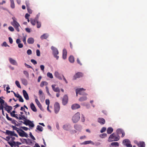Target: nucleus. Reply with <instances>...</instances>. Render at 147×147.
Segmentation results:
<instances>
[{
  "mask_svg": "<svg viewBox=\"0 0 147 147\" xmlns=\"http://www.w3.org/2000/svg\"><path fill=\"white\" fill-rule=\"evenodd\" d=\"M13 21L11 22V24L14 27L16 30L18 32L20 31L19 27H20L19 23L17 21V19L15 17L12 18Z\"/></svg>",
  "mask_w": 147,
  "mask_h": 147,
  "instance_id": "obj_1",
  "label": "nucleus"
},
{
  "mask_svg": "<svg viewBox=\"0 0 147 147\" xmlns=\"http://www.w3.org/2000/svg\"><path fill=\"white\" fill-rule=\"evenodd\" d=\"M119 138L120 137L118 134L113 133L110 136L108 141L110 142L117 141L119 140Z\"/></svg>",
  "mask_w": 147,
  "mask_h": 147,
  "instance_id": "obj_2",
  "label": "nucleus"
},
{
  "mask_svg": "<svg viewBox=\"0 0 147 147\" xmlns=\"http://www.w3.org/2000/svg\"><path fill=\"white\" fill-rule=\"evenodd\" d=\"M80 113L77 112L72 117V120L74 123H76L79 121L80 119Z\"/></svg>",
  "mask_w": 147,
  "mask_h": 147,
  "instance_id": "obj_3",
  "label": "nucleus"
},
{
  "mask_svg": "<svg viewBox=\"0 0 147 147\" xmlns=\"http://www.w3.org/2000/svg\"><path fill=\"white\" fill-rule=\"evenodd\" d=\"M51 49L53 51V54L54 57L56 58L57 60L58 59L59 57L57 55L59 54V51L58 49L53 46L51 47Z\"/></svg>",
  "mask_w": 147,
  "mask_h": 147,
  "instance_id": "obj_4",
  "label": "nucleus"
},
{
  "mask_svg": "<svg viewBox=\"0 0 147 147\" xmlns=\"http://www.w3.org/2000/svg\"><path fill=\"white\" fill-rule=\"evenodd\" d=\"M123 144L124 145L127 147H132V145L131 144L130 141L128 139H125L123 141Z\"/></svg>",
  "mask_w": 147,
  "mask_h": 147,
  "instance_id": "obj_5",
  "label": "nucleus"
},
{
  "mask_svg": "<svg viewBox=\"0 0 147 147\" xmlns=\"http://www.w3.org/2000/svg\"><path fill=\"white\" fill-rule=\"evenodd\" d=\"M23 123L26 125H28L30 127H33L34 126L33 122L31 121L29 119L24 120V122Z\"/></svg>",
  "mask_w": 147,
  "mask_h": 147,
  "instance_id": "obj_6",
  "label": "nucleus"
},
{
  "mask_svg": "<svg viewBox=\"0 0 147 147\" xmlns=\"http://www.w3.org/2000/svg\"><path fill=\"white\" fill-rule=\"evenodd\" d=\"M86 90L84 89L83 88H78L76 90V96H78V94L80 95H87V94L86 93H84V94H83L82 92V91H85Z\"/></svg>",
  "mask_w": 147,
  "mask_h": 147,
  "instance_id": "obj_7",
  "label": "nucleus"
},
{
  "mask_svg": "<svg viewBox=\"0 0 147 147\" xmlns=\"http://www.w3.org/2000/svg\"><path fill=\"white\" fill-rule=\"evenodd\" d=\"M60 109L59 104L58 102H56L54 105V111L56 114H57Z\"/></svg>",
  "mask_w": 147,
  "mask_h": 147,
  "instance_id": "obj_8",
  "label": "nucleus"
},
{
  "mask_svg": "<svg viewBox=\"0 0 147 147\" xmlns=\"http://www.w3.org/2000/svg\"><path fill=\"white\" fill-rule=\"evenodd\" d=\"M18 133L21 137H25L26 138H27L28 137V135L27 133L22 129H20V131H19Z\"/></svg>",
  "mask_w": 147,
  "mask_h": 147,
  "instance_id": "obj_9",
  "label": "nucleus"
},
{
  "mask_svg": "<svg viewBox=\"0 0 147 147\" xmlns=\"http://www.w3.org/2000/svg\"><path fill=\"white\" fill-rule=\"evenodd\" d=\"M134 143L136 144L139 147H145V144L144 142L141 141L138 142L137 140L134 141Z\"/></svg>",
  "mask_w": 147,
  "mask_h": 147,
  "instance_id": "obj_10",
  "label": "nucleus"
},
{
  "mask_svg": "<svg viewBox=\"0 0 147 147\" xmlns=\"http://www.w3.org/2000/svg\"><path fill=\"white\" fill-rule=\"evenodd\" d=\"M68 98L67 96V95H64L62 100V103L63 105H66L68 102Z\"/></svg>",
  "mask_w": 147,
  "mask_h": 147,
  "instance_id": "obj_11",
  "label": "nucleus"
},
{
  "mask_svg": "<svg viewBox=\"0 0 147 147\" xmlns=\"http://www.w3.org/2000/svg\"><path fill=\"white\" fill-rule=\"evenodd\" d=\"M6 133L7 135L11 136H14L17 138L18 137V135L16 134L15 133L14 131H11L8 130H7L6 131Z\"/></svg>",
  "mask_w": 147,
  "mask_h": 147,
  "instance_id": "obj_12",
  "label": "nucleus"
},
{
  "mask_svg": "<svg viewBox=\"0 0 147 147\" xmlns=\"http://www.w3.org/2000/svg\"><path fill=\"white\" fill-rule=\"evenodd\" d=\"M83 74L81 72H78L76 73L73 77V80H76L77 78L82 77L83 76Z\"/></svg>",
  "mask_w": 147,
  "mask_h": 147,
  "instance_id": "obj_13",
  "label": "nucleus"
},
{
  "mask_svg": "<svg viewBox=\"0 0 147 147\" xmlns=\"http://www.w3.org/2000/svg\"><path fill=\"white\" fill-rule=\"evenodd\" d=\"M4 108L5 110L7 111L8 113L10 112V110L12 109V107L7 105L6 102L5 103V105L4 106Z\"/></svg>",
  "mask_w": 147,
  "mask_h": 147,
  "instance_id": "obj_14",
  "label": "nucleus"
},
{
  "mask_svg": "<svg viewBox=\"0 0 147 147\" xmlns=\"http://www.w3.org/2000/svg\"><path fill=\"white\" fill-rule=\"evenodd\" d=\"M56 86V84H53L51 86L54 92H60V89L59 87L55 88V87Z\"/></svg>",
  "mask_w": 147,
  "mask_h": 147,
  "instance_id": "obj_15",
  "label": "nucleus"
},
{
  "mask_svg": "<svg viewBox=\"0 0 147 147\" xmlns=\"http://www.w3.org/2000/svg\"><path fill=\"white\" fill-rule=\"evenodd\" d=\"M9 60L10 63L11 64L15 65H18V63L15 60L13 59L12 58H9Z\"/></svg>",
  "mask_w": 147,
  "mask_h": 147,
  "instance_id": "obj_16",
  "label": "nucleus"
},
{
  "mask_svg": "<svg viewBox=\"0 0 147 147\" xmlns=\"http://www.w3.org/2000/svg\"><path fill=\"white\" fill-rule=\"evenodd\" d=\"M98 121L101 125L104 124L105 123V120L104 118L101 117L98 118Z\"/></svg>",
  "mask_w": 147,
  "mask_h": 147,
  "instance_id": "obj_17",
  "label": "nucleus"
},
{
  "mask_svg": "<svg viewBox=\"0 0 147 147\" xmlns=\"http://www.w3.org/2000/svg\"><path fill=\"white\" fill-rule=\"evenodd\" d=\"M23 93L24 96L25 98L27 100H28L29 99L28 94L26 91L25 90H23Z\"/></svg>",
  "mask_w": 147,
  "mask_h": 147,
  "instance_id": "obj_18",
  "label": "nucleus"
},
{
  "mask_svg": "<svg viewBox=\"0 0 147 147\" xmlns=\"http://www.w3.org/2000/svg\"><path fill=\"white\" fill-rule=\"evenodd\" d=\"M80 106L78 104H75L71 106V109L73 110L76 109L80 108Z\"/></svg>",
  "mask_w": 147,
  "mask_h": 147,
  "instance_id": "obj_19",
  "label": "nucleus"
},
{
  "mask_svg": "<svg viewBox=\"0 0 147 147\" xmlns=\"http://www.w3.org/2000/svg\"><path fill=\"white\" fill-rule=\"evenodd\" d=\"M30 107L31 109L34 112H36L37 111V109L34 105V104L32 102L30 104Z\"/></svg>",
  "mask_w": 147,
  "mask_h": 147,
  "instance_id": "obj_20",
  "label": "nucleus"
},
{
  "mask_svg": "<svg viewBox=\"0 0 147 147\" xmlns=\"http://www.w3.org/2000/svg\"><path fill=\"white\" fill-rule=\"evenodd\" d=\"M67 55V51L65 49H64L63 51V58L64 59H65L66 58Z\"/></svg>",
  "mask_w": 147,
  "mask_h": 147,
  "instance_id": "obj_21",
  "label": "nucleus"
},
{
  "mask_svg": "<svg viewBox=\"0 0 147 147\" xmlns=\"http://www.w3.org/2000/svg\"><path fill=\"white\" fill-rule=\"evenodd\" d=\"M34 42V39L32 37L29 38L27 40V42L29 44H32Z\"/></svg>",
  "mask_w": 147,
  "mask_h": 147,
  "instance_id": "obj_22",
  "label": "nucleus"
},
{
  "mask_svg": "<svg viewBox=\"0 0 147 147\" xmlns=\"http://www.w3.org/2000/svg\"><path fill=\"white\" fill-rule=\"evenodd\" d=\"M49 35L47 34H44L43 35L41 36L40 38L42 40L47 39L49 37Z\"/></svg>",
  "mask_w": 147,
  "mask_h": 147,
  "instance_id": "obj_23",
  "label": "nucleus"
},
{
  "mask_svg": "<svg viewBox=\"0 0 147 147\" xmlns=\"http://www.w3.org/2000/svg\"><path fill=\"white\" fill-rule=\"evenodd\" d=\"M70 127V125L68 124H66L64 125L63 126V129L66 130H68L69 129Z\"/></svg>",
  "mask_w": 147,
  "mask_h": 147,
  "instance_id": "obj_24",
  "label": "nucleus"
},
{
  "mask_svg": "<svg viewBox=\"0 0 147 147\" xmlns=\"http://www.w3.org/2000/svg\"><path fill=\"white\" fill-rule=\"evenodd\" d=\"M74 127L77 130L80 131L82 127L80 125L76 124L74 125Z\"/></svg>",
  "mask_w": 147,
  "mask_h": 147,
  "instance_id": "obj_25",
  "label": "nucleus"
},
{
  "mask_svg": "<svg viewBox=\"0 0 147 147\" xmlns=\"http://www.w3.org/2000/svg\"><path fill=\"white\" fill-rule=\"evenodd\" d=\"M55 76L60 80H62V78L59 73L57 71H55Z\"/></svg>",
  "mask_w": 147,
  "mask_h": 147,
  "instance_id": "obj_26",
  "label": "nucleus"
},
{
  "mask_svg": "<svg viewBox=\"0 0 147 147\" xmlns=\"http://www.w3.org/2000/svg\"><path fill=\"white\" fill-rule=\"evenodd\" d=\"M21 80L23 85L25 86H26L27 85L28 82L27 80L25 79L24 78H21Z\"/></svg>",
  "mask_w": 147,
  "mask_h": 147,
  "instance_id": "obj_27",
  "label": "nucleus"
},
{
  "mask_svg": "<svg viewBox=\"0 0 147 147\" xmlns=\"http://www.w3.org/2000/svg\"><path fill=\"white\" fill-rule=\"evenodd\" d=\"M5 103L4 100L1 98V110L3 109V106L5 105Z\"/></svg>",
  "mask_w": 147,
  "mask_h": 147,
  "instance_id": "obj_28",
  "label": "nucleus"
},
{
  "mask_svg": "<svg viewBox=\"0 0 147 147\" xmlns=\"http://www.w3.org/2000/svg\"><path fill=\"white\" fill-rule=\"evenodd\" d=\"M87 99V98L86 96H83L80 97L79 100L81 102L83 101L86 100Z\"/></svg>",
  "mask_w": 147,
  "mask_h": 147,
  "instance_id": "obj_29",
  "label": "nucleus"
},
{
  "mask_svg": "<svg viewBox=\"0 0 147 147\" xmlns=\"http://www.w3.org/2000/svg\"><path fill=\"white\" fill-rule=\"evenodd\" d=\"M119 146V143L118 142H112L111 144V146H114L115 147H118Z\"/></svg>",
  "mask_w": 147,
  "mask_h": 147,
  "instance_id": "obj_30",
  "label": "nucleus"
},
{
  "mask_svg": "<svg viewBox=\"0 0 147 147\" xmlns=\"http://www.w3.org/2000/svg\"><path fill=\"white\" fill-rule=\"evenodd\" d=\"M113 131V129L111 127H109L107 128V132L108 134H111Z\"/></svg>",
  "mask_w": 147,
  "mask_h": 147,
  "instance_id": "obj_31",
  "label": "nucleus"
},
{
  "mask_svg": "<svg viewBox=\"0 0 147 147\" xmlns=\"http://www.w3.org/2000/svg\"><path fill=\"white\" fill-rule=\"evenodd\" d=\"M69 60L71 63H73L74 61V57L72 56H70L69 58Z\"/></svg>",
  "mask_w": 147,
  "mask_h": 147,
  "instance_id": "obj_32",
  "label": "nucleus"
},
{
  "mask_svg": "<svg viewBox=\"0 0 147 147\" xmlns=\"http://www.w3.org/2000/svg\"><path fill=\"white\" fill-rule=\"evenodd\" d=\"M94 144V143L92 142L91 141V140L85 141L84 142L82 143V144Z\"/></svg>",
  "mask_w": 147,
  "mask_h": 147,
  "instance_id": "obj_33",
  "label": "nucleus"
},
{
  "mask_svg": "<svg viewBox=\"0 0 147 147\" xmlns=\"http://www.w3.org/2000/svg\"><path fill=\"white\" fill-rule=\"evenodd\" d=\"M18 115L17 114H11V116L12 117H15L17 119L20 120L22 119V118L20 117H18L17 116Z\"/></svg>",
  "mask_w": 147,
  "mask_h": 147,
  "instance_id": "obj_34",
  "label": "nucleus"
},
{
  "mask_svg": "<svg viewBox=\"0 0 147 147\" xmlns=\"http://www.w3.org/2000/svg\"><path fill=\"white\" fill-rule=\"evenodd\" d=\"M30 21L31 23L33 26H34L36 24V20L35 19H30Z\"/></svg>",
  "mask_w": 147,
  "mask_h": 147,
  "instance_id": "obj_35",
  "label": "nucleus"
},
{
  "mask_svg": "<svg viewBox=\"0 0 147 147\" xmlns=\"http://www.w3.org/2000/svg\"><path fill=\"white\" fill-rule=\"evenodd\" d=\"M11 127L12 128L13 130H16L17 133L18 132V131H20V129L15 126H12Z\"/></svg>",
  "mask_w": 147,
  "mask_h": 147,
  "instance_id": "obj_36",
  "label": "nucleus"
},
{
  "mask_svg": "<svg viewBox=\"0 0 147 147\" xmlns=\"http://www.w3.org/2000/svg\"><path fill=\"white\" fill-rule=\"evenodd\" d=\"M11 2V7L12 8H14L15 7V4L13 0H10Z\"/></svg>",
  "mask_w": 147,
  "mask_h": 147,
  "instance_id": "obj_37",
  "label": "nucleus"
},
{
  "mask_svg": "<svg viewBox=\"0 0 147 147\" xmlns=\"http://www.w3.org/2000/svg\"><path fill=\"white\" fill-rule=\"evenodd\" d=\"M8 143L11 147H13L14 146H15L16 142L15 141H13L12 142H8Z\"/></svg>",
  "mask_w": 147,
  "mask_h": 147,
  "instance_id": "obj_38",
  "label": "nucleus"
},
{
  "mask_svg": "<svg viewBox=\"0 0 147 147\" xmlns=\"http://www.w3.org/2000/svg\"><path fill=\"white\" fill-rule=\"evenodd\" d=\"M37 129L39 130V131H42L43 130V127L39 125H38L37 126V127L36 128Z\"/></svg>",
  "mask_w": 147,
  "mask_h": 147,
  "instance_id": "obj_39",
  "label": "nucleus"
},
{
  "mask_svg": "<svg viewBox=\"0 0 147 147\" xmlns=\"http://www.w3.org/2000/svg\"><path fill=\"white\" fill-rule=\"evenodd\" d=\"M124 131H123L122 129H118L117 130V133L118 135V134H120L122 133V132H123Z\"/></svg>",
  "mask_w": 147,
  "mask_h": 147,
  "instance_id": "obj_40",
  "label": "nucleus"
},
{
  "mask_svg": "<svg viewBox=\"0 0 147 147\" xmlns=\"http://www.w3.org/2000/svg\"><path fill=\"white\" fill-rule=\"evenodd\" d=\"M15 84L19 88H21V86L20 85L19 82L17 80L15 81Z\"/></svg>",
  "mask_w": 147,
  "mask_h": 147,
  "instance_id": "obj_41",
  "label": "nucleus"
},
{
  "mask_svg": "<svg viewBox=\"0 0 147 147\" xmlns=\"http://www.w3.org/2000/svg\"><path fill=\"white\" fill-rule=\"evenodd\" d=\"M48 84L46 82H42L40 84V86L42 87L44 85H47Z\"/></svg>",
  "mask_w": 147,
  "mask_h": 147,
  "instance_id": "obj_42",
  "label": "nucleus"
},
{
  "mask_svg": "<svg viewBox=\"0 0 147 147\" xmlns=\"http://www.w3.org/2000/svg\"><path fill=\"white\" fill-rule=\"evenodd\" d=\"M19 115L20 116L19 117H20L22 119L21 120H28L26 119V117L24 115Z\"/></svg>",
  "mask_w": 147,
  "mask_h": 147,
  "instance_id": "obj_43",
  "label": "nucleus"
},
{
  "mask_svg": "<svg viewBox=\"0 0 147 147\" xmlns=\"http://www.w3.org/2000/svg\"><path fill=\"white\" fill-rule=\"evenodd\" d=\"M36 25L37 27L38 28H40L41 26V23L40 22H39L38 20H36Z\"/></svg>",
  "mask_w": 147,
  "mask_h": 147,
  "instance_id": "obj_44",
  "label": "nucleus"
},
{
  "mask_svg": "<svg viewBox=\"0 0 147 147\" xmlns=\"http://www.w3.org/2000/svg\"><path fill=\"white\" fill-rule=\"evenodd\" d=\"M23 73L26 76L27 78H29V74L27 71L25 70L24 71H23Z\"/></svg>",
  "mask_w": 147,
  "mask_h": 147,
  "instance_id": "obj_45",
  "label": "nucleus"
},
{
  "mask_svg": "<svg viewBox=\"0 0 147 147\" xmlns=\"http://www.w3.org/2000/svg\"><path fill=\"white\" fill-rule=\"evenodd\" d=\"M9 121H11V122L12 123L15 124L16 126H18V124H17L16 123V122H17V121L15 120H14V119H12V120H9Z\"/></svg>",
  "mask_w": 147,
  "mask_h": 147,
  "instance_id": "obj_46",
  "label": "nucleus"
},
{
  "mask_svg": "<svg viewBox=\"0 0 147 147\" xmlns=\"http://www.w3.org/2000/svg\"><path fill=\"white\" fill-rule=\"evenodd\" d=\"M47 75L48 77L50 78H53V76L52 74L49 72H48L47 73Z\"/></svg>",
  "mask_w": 147,
  "mask_h": 147,
  "instance_id": "obj_47",
  "label": "nucleus"
},
{
  "mask_svg": "<svg viewBox=\"0 0 147 147\" xmlns=\"http://www.w3.org/2000/svg\"><path fill=\"white\" fill-rule=\"evenodd\" d=\"M18 98H19V100L20 102H24V100L21 96L20 95Z\"/></svg>",
  "mask_w": 147,
  "mask_h": 147,
  "instance_id": "obj_48",
  "label": "nucleus"
},
{
  "mask_svg": "<svg viewBox=\"0 0 147 147\" xmlns=\"http://www.w3.org/2000/svg\"><path fill=\"white\" fill-rule=\"evenodd\" d=\"M46 91L47 92V94L49 96H51V95L49 93V88L47 86H46Z\"/></svg>",
  "mask_w": 147,
  "mask_h": 147,
  "instance_id": "obj_49",
  "label": "nucleus"
},
{
  "mask_svg": "<svg viewBox=\"0 0 147 147\" xmlns=\"http://www.w3.org/2000/svg\"><path fill=\"white\" fill-rule=\"evenodd\" d=\"M26 36H24L22 40L25 45L26 44Z\"/></svg>",
  "mask_w": 147,
  "mask_h": 147,
  "instance_id": "obj_50",
  "label": "nucleus"
},
{
  "mask_svg": "<svg viewBox=\"0 0 147 147\" xmlns=\"http://www.w3.org/2000/svg\"><path fill=\"white\" fill-rule=\"evenodd\" d=\"M107 136V134H106L104 133L102 134H101L100 136V137L102 138H104L106 137Z\"/></svg>",
  "mask_w": 147,
  "mask_h": 147,
  "instance_id": "obj_51",
  "label": "nucleus"
},
{
  "mask_svg": "<svg viewBox=\"0 0 147 147\" xmlns=\"http://www.w3.org/2000/svg\"><path fill=\"white\" fill-rule=\"evenodd\" d=\"M28 12L30 14L32 13V11L30 8V7L27 8Z\"/></svg>",
  "mask_w": 147,
  "mask_h": 147,
  "instance_id": "obj_52",
  "label": "nucleus"
},
{
  "mask_svg": "<svg viewBox=\"0 0 147 147\" xmlns=\"http://www.w3.org/2000/svg\"><path fill=\"white\" fill-rule=\"evenodd\" d=\"M106 129V128L105 127H103L100 130V132L101 133H102L105 132Z\"/></svg>",
  "mask_w": 147,
  "mask_h": 147,
  "instance_id": "obj_53",
  "label": "nucleus"
},
{
  "mask_svg": "<svg viewBox=\"0 0 147 147\" xmlns=\"http://www.w3.org/2000/svg\"><path fill=\"white\" fill-rule=\"evenodd\" d=\"M2 46H4L5 47H6L7 46H8V47H9V46L5 42H3L2 45Z\"/></svg>",
  "mask_w": 147,
  "mask_h": 147,
  "instance_id": "obj_54",
  "label": "nucleus"
},
{
  "mask_svg": "<svg viewBox=\"0 0 147 147\" xmlns=\"http://www.w3.org/2000/svg\"><path fill=\"white\" fill-rule=\"evenodd\" d=\"M8 29L11 32H13L14 30V28L11 26L9 27H8Z\"/></svg>",
  "mask_w": 147,
  "mask_h": 147,
  "instance_id": "obj_55",
  "label": "nucleus"
},
{
  "mask_svg": "<svg viewBox=\"0 0 147 147\" xmlns=\"http://www.w3.org/2000/svg\"><path fill=\"white\" fill-rule=\"evenodd\" d=\"M24 65H25V66L26 67H27L28 68H31V69L32 68V67L31 66L27 64L26 63H25Z\"/></svg>",
  "mask_w": 147,
  "mask_h": 147,
  "instance_id": "obj_56",
  "label": "nucleus"
},
{
  "mask_svg": "<svg viewBox=\"0 0 147 147\" xmlns=\"http://www.w3.org/2000/svg\"><path fill=\"white\" fill-rule=\"evenodd\" d=\"M46 104L48 105L49 106L50 101L49 99H46L45 100Z\"/></svg>",
  "mask_w": 147,
  "mask_h": 147,
  "instance_id": "obj_57",
  "label": "nucleus"
},
{
  "mask_svg": "<svg viewBox=\"0 0 147 147\" xmlns=\"http://www.w3.org/2000/svg\"><path fill=\"white\" fill-rule=\"evenodd\" d=\"M36 55L38 56H39L40 55V51L37 49L36 51Z\"/></svg>",
  "mask_w": 147,
  "mask_h": 147,
  "instance_id": "obj_58",
  "label": "nucleus"
},
{
  "mask_svg": "<svg viewBox=\"0 0 147 147\" xmlns=\"http://www.w3.org/2000/svg\"><path fill=\"white\" fill-rule=\"evenodd\" d=\"M26 6L27 8L30 7V3L28 1H26Z\"/></svg>",
  "mask_w": 147,
  "mask_h": 147,
  "instance_id": "obj_59",
  "label": "nucleus"
},
{
  "mask_svg": "<svg viewBox=\"0 0 147 147\" xmlns=\"http://www.w3.org/2000/svg\"><path fill=\"white\" fill-rule=\"evenodd\" d=\"M31 62L34 65H35L37 64V62L36 61L33 59H31Z\"/></svg>",
  "mask_w": 147,
  "mask_h": 147,
  "instance_id": "obj_60",
  "label": "nucleus"
},
{
  "mask_svg": "<svg viewBox=\"0 0 147 147\" xmlns=\"http://www.w3.org/2000/svg\"><path fill=\"white\" fill-rule=\"evenodd\" d=\"M27 53L28 55H30L32 54V51L30 49H28L27 50Z\"/></svg>",
  "mask_w": 147,
  "mask_h": 147,
  "instance_id": "obj_61",
  "label": "nucleus"
},
{
  "mask_svg": "<svg viewBox=\"0 0 147 147\" xmlns=\"http://www.w3.org/2000/svg\"><path fill=\"white\" fill-rule=\"evenodd\" d=\"M30 136L31 137V138L33 140H35V138L32 135V133L31 132L30 133Z\"/></svg>",
  "mask_w": 147,
  "mask_h": 147,
  "instance_id": "obj_62",
  "label": "nucleus"
},
{
  "mask_svg": "<svg viewBox=\"0 0 147 147\" xmlns=\"http://www.w3.org/2000/svg\"><path fill=\"white\" fill-rule=\"evenodd\" d=\"M35 102L37 105H38L40 104L38 99L37 98L35 99Z\"/></svg>",
  "mask_w": 147,
  "mask_h": 147,
  "instance_id": "obj_63",
  "label": "nucleus"
},
{
  "mask_svg": "<svg viewBox=\"0 0 147 147\" xmlns=\"http://www.w3.org/2000/svg\"><path fill=\"white\" fill-rule=\"evenodd\" d=\"M8 39L10 43L11 44H12L13 43V40L12 38L10 37H9Z\"/></svg>",
  "mask_w": 147,
  "mask_h": 147,
  "instance_id": "obj_64",
  "label": "nucleus"
}]
</instances>
